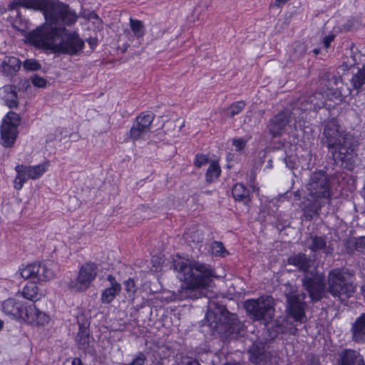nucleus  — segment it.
Segmentation results:
<instances>
[{
  "mask_svg": "<svg viewBox=\"0 0 365 365\" xmlns=\"http://www.w3.org/2000/svg\"><path fill=\"white\" fill-rule=\"evenodd\" d=\"M320 143L327 149L334 165L349 171L354 170L359 160L358 139L336 119L325 123Z\"/></svg>",
  "mask_w": 365,
  "mask_h": 365,
  "instance_id": "nucleus-1",
  "label": "nucleus"
},
{
  "mask_svg": "<svg viewBox=\"0 0 365 365\" xmlns=\"http://www.w3.org/2000/svg\"><path fill=\"white\" fill-rule=\"evenodd\" d=\"M25 37L33 46L51 50L53 53L73 56L84 47V41L76 32H69L66 29L50 26L48 24H41L28 32Z\"/></svg>",
  "mask_w": 365,
  "mask_h": 365,
  "instance_id": "nucleus-2",
  "label": "nucleus"
},
{
  "mask_svg": "<svg viewBox=\"0 0 365 365\" xmlns=\"http://www.w3.org/2000/svg\"><path fill=\"white\" fill-rule=\"evenodd\" d=\"M19 8L41 11L46 20L43 24L57 28L72 26L78 18L76 11L60 0H12L7 9L14 11Z\"/></svg>",
  "mask_w": 365,
  "mask_h": 365,
  "instance_id": "nucleus-3",
  "label": "nucleus"
},
{
  "mask_svg": "<svg viewBox=\"0 0 365 365\" xmlns=\"http://www.w3.org/2000/svg\"><path fill=\"white\" fill-rule=\"evenodd\" d=\"M177 277L185 282V297H192L195 289L211 287L213 279L219 278L216 270L210 264L198 260H188L181 257L173 259L172 264Z\"/></svg>",
  "mask_w": 365,
  "mask_h": 365,
  "instance_id": "nucleus-4",
  "label": "nucleus"
},
{
  "mask_svg": "<svg viewBox=\"0 0 365 365\" xmlns=\"http://www.w3.org/2000/svg\"><path fill=\"white\" fill-rule=\"evenodd\" d=\"M207 307L205 320L212 329L235 339L245 335V326L239 321L236 314L230 313L222 304L210 299Z\"/></svg>",
  "mask_w": 365,
  "mask_h": 365,
  "instance_id": "nucleus-5",
  "label": "nucleus"
},
{
  "mask_svg": "<svg viewBox=\"0 0 365 365\" xmlns=\"http://www.w3.org/2000/svg\"><path fill=\"white\" fill-rule=\"evenodd\" d=\"M328 289L330 294L341 302H346L355 292L351 276L344 269H334L328 276Z\"/></svg>",
  "mask_w": 365,
  "mask_h": 365,
  "instance_id": "nucleus-6",
  "label": "nucleus"
},
{
  "mask_svg": "<svg viewBox=\"0 0 365 365\" xmlns=\"http://www.w3.org/2000/svg\"><path fill=\"white\" fill-rule=\"evenodd\" d=\"M244 308L247 316L253 321H262L267 323L272 321L274 316V299L270 296L247 299L244 302Z\"/></svg>",
  "mask_w": 365,
  "mask_h": 365,
  "instance_id": "nucleus-7",
  "label": "nucleus"
},
{
  "mask_svg": "<svg viewBox=\"0 0 365 365\" xmlns=\"http://www.w3.org/2000/svg\"><path fill=\"white\" fill-rule=\"evenodd\" d=\"M308 197L329 200L331 195V185L327 171L316 170L311 173L306 184Z\"/></svg>",
  "mask_w": 365,
  "mask_h": 365,
  "instance_id": "nucleus-8",
  "label": "nucleus"
},
{
  "mask_svg": "<svg viewBox=\"0 0 365 365\" xmlns=\"http://www.w3.org/2000/svg\"><path fill=\"white\" fill-rule=\"evenodd\" d=\"M287 317L292 319L294 322L300 324L307 319L305 314L306 294L291 288L288 292H285Z\"/></svg>",
  "mask_w": 365,
  "mask_h": 365,
  "instance_id": "nucleus-9",
  "label": "nucleus"
},
{
  "mask_svg": "<svg viewBox=\"0 0 365 365\" xmlns=\"http://www.w3.org/2000/svg\"><path fill=\"white\" fill-rule=\"evenodd\" d=\"M304 289L308 292L312 302L320 301L326 293L324 276L317 270H312L304 274L302 279Z\"/></svg>",
  "mask_w": 365,
  "mask_h": 365,
  "instance_id": "nucleus-10",
  "label": "nucleus"
},
{
  "mask_svg": "<svg viewBox=\"0 0 365 365\" xmlns=\"http://www.w3.org/2000/svg\"><path fill=\"white\" fill-rule=\"evenodd\" d=\"M20 121V116L13 111H9L3 118L0 128V143L4 148H11L14 145Z\"/></svg>",
  "mask_w": 365,
  "mask_h": 365,
  "instance_id": "nucleus-11",
  "label": "nucleus"
},
{
  "mask_svg": "<svg viewBox=\"0 0 365 365\" xmlns=\"http://www.w3.org/2000/svg\"><path fill=\"white\" fill-rule=\"evenodd\" d=\"M155 117V114L152 112H142L133 121L128 138L133 142L145 140V137L151 133L152 123Z\"/></svg>",
  "mask_w": 365,
  "mask_h": 365,
  "instance_id": "nucleus-12",
  "label": "nucleus"
},
{
  "mask_svg": "<svg viewBox=\"0 0 365 365\" xmlns=\"http://www.w3.org/2000/svg\"><path fill=\"white\" fill-rule=\"evenodd\" d=\"M98 272V266L93 262H86L81 266L76 279L71 280L68 284L70 289L83 292L87 289L95 279Z\"/></svg>",
  "mask_w": 365,
  "mask_h": 365,
  "instance_id": "nucleus-13",
  "label": "nucleus"
},
{
  "mask_svg": "<svg viewBox=\"0 0 365 365\" xmlns=\"http://www.w3.org/2000/svg\"><path fill=\"white\" fill-rule=\"evenodd\" d=\"M292 111L284 109L271 118L267 124L269 134L272 138H277L284 133L287 125L290 123Z\"/></svg>",
  "mask_w": 365,
  "mask_h": 365,
  "instance_id": "nucleus-14",
  "label": "nucleus"
},
{
  "mask_svg": "<svg viewBox=\"0 0 365 365\" xmlns=\"http://www.w3.org/2000/svg\"><path fill=\"white\" fill-rule=\"evenodd\" d=\"M24 311L23 320L32 326L43 327L50 322L49 315L39 310L34 303H28Z\"/></svg>",
  "mask_w": 365,
  "mask_h": 365,
  "instance_id": "nucleus-15",
  "label": "nucleus"
},
{
  "mask_svg": "<svg viewBox=\"0 0 365 365\" xmlns=\"http://www.w3.org/2000/svg\"><path fill=\"white\" fill-rule=\"evenodd\" d=\"M28 303L17 300L14 298H9L1 304L2 312L13 319H22Z\"/></svg>",
  "mask_w": 365,
  "mask_h": 365,
  "instance_id": "nucleus-16",
  "label": "nucleus"
},
{
  "mask_svg": "<svg viewBox=\"0 0 365 365\" xmlns=\"http://www.w3.org/2000/svg\"><path fill=\"white\" fill-rule=\"evenodd\" d=\"M77 323L78 325V331L75 338V341L78 349L83 352H87L92 346L93 338L90 334L89 324L87 321L81 322L80 317H77Z\"/></svg>",
  "mask_w": 365,
  "mask_h": 365,
  "instance_id": "nucleus-17",
  "label": "nucleus"
},
{
  "mask_svg": "<svg viewBox=\"0 0 365 365\" xmlns=\"http://www.w3.org/2000/svg\"><path fill=\"white\" fill-rule=\"evenodd\" d=\"M325 200L307 197L303 203L302 219L303 220L310 222L314 217L319 216L322 207L325 205Z\"/></svg>",
  "mask_w": 365,
  "mask_h": 365,
  "instance_id": "nucleus-18",
  "label": "nucleus"
},
{
  "mask_svg": "<svg viewBox=\"0 0 365 365\" xmlns=\"http://www.w3.org/2000/svg\"><path fill=\"white\" fill-rule=\"evenodd\" d=\"M337 365H365L364 359L359 351L345 349L338 353Z\"/></svg>",
  "mask_w": 365,
  "mask_h": 365,
  "instance_id": "nucleus-19",
  "label": "nucleus"
},
{
  "mask_svg": "<svg viewBox=\"0 0 365 365\" xmlns=\"http://www.w3.org/2000/svg\"><path fill=\"white\" fill-rule=\"evenodd\" d=\"M307 245L308 249L314 253L322 251L326 255H331L333 252V248L327 246L324 236L310 235L307 239Z\"/></svg>",
  "mask_w": 365,
  "mask_h": 365,
  "instance_id": "nucleus-20",
  "label": "nucleus"
},
{
  "mask_svg": "<svg viewBox=\"0 0 365 365\" xmlns=\"http://www.w3.org/2000/svg\"><path fill=\"white\" fill-rule=\"evenodd\" d=\"M288 264L293 265L300 272L305 274L309 273L312 267V259L307 255L302 252L292 255L287 258Z\"/></svg>",
  "mask_w": 365,
  "mask_h": 365,
  "instance_id": "nucleus-21",
  "label": "nucleus"
},
{
  "mask_svg": "<svg viewBox=\"0 0 365 365\" xmlns=\"http://www.w3.org/2000/svg\"><path fill=\"white\" fill-rule=\"evenodd\" d=\"M352 340L356 343H365V313L356 319L351 328Z\"/></svg>",
  "mask_w": 365,
  "mask_h": 365,
  "instance_id": "nucleus-22",
  "label": "nucleus"
},
{
  "mask_svg": "<svg viewBox=\"0 0 365 365\" xmlns=\"http://www.w3.org/2000/svg\"><path fill=\"white\" fill-rule=\"evenodd\" d=\"M36 279L46 282L54 278L55 272L53 270V264L51 262H34Z\"/></svg>",
  "mask_w": 365,
  "mask_h": 365,
  "instance_id": "nucleus-23",
  "label": "nucleus"
},
{
  "mask_svg": "<svg viewBox=\"0 0 365 365\" xmlns=\"http://www.w3.org/2000/svg\"><path fill=\"white\" fill-rule=\"evenodd\" d=\"M21 64L18 58L6 56L1 62L0 71L6 76H13L19 71Z\"/></svg>",
  "mask_w": 365,
  "mask_h": 365,
  "instance_id": "nucleus-24",
  "label": "nucleus"
},
{
  "mask_svg": "<svg viewBox=\"0 0 365 365\" xmlns=\"http://www.w3.org/2000/svg\"><path fill=\"white\" fill-rule=\"evenodd\" d=\"M1 98L10 108H16L19 105L16 87L14 85H6L1 88Z\"/></svg>",
  "mask_w": 365,
  "mask_h": 365,
  "instance_id": "nucleus-25",
  "label": "nucleus"
},
{
  "mask_svg": "<svg viewBox=\"0 0 365 365\" xmlns=\"http://www.w3.org/2000/svg\"><path fill=\"white\" fill-rule=\"evenodd\" d=\"M232 195L236 201L247 205L251 201L250 192L242 183H236L232 189Z\"/></svg>",
  "mask_w": 365,
  "mask_h": 365,
  "instance_id": "nucleus-26",
  "label": "nucleus"
},
{
  "mask_svg": "<svg viewBox=\"0 0 365 365\" xmlns=\"http://www.w3.org/2000/svg\"><path fill=\"white\" fill-rule=\"evenodd\" d=\"M48 163L34 166H25L22 169L27 179L37 180L48 170Z\"/></svg>",
  "mask_w": 365,
  "mask_h": 365,
  "instance_id": "nucleus-27",
  "label": "nucleus"
},
{
  "mask_svg": "<svg viewBox=\"0 0 365 365\" xmlns=\"http://www.w3.org/2000/svg\"><path fill=\"white\" fill-rule=\"evenodd\" d=\"M21 294L25 299L31 301V303L34 304L40 300L43 296L42 293L39 292L38 286L34 282L27 283L23 288Z\"/></svg>",
  "mask_w": 365,
  "mask_h": 365,
  "instance_id": "nucleus-28",
  "label": "nucleus"
},
{
  "mask_svg": "<svg viewBox=\"0 0 365 365\" xmlns=\"http://www.w3.org/2000/svg\"><path fill=\"white\" fill-rule=\"evenodd\" d=\"M267 331V340H274L279 334H282L285 331V327L280 324L278 322L269 324L268 322L264 323Z\"/></svg>",
  "mask_w": 365,
  "mask_h": 365,
  "instance_id": "nucleus-29",
  "label": "nucleus"
},
{
  "mask_svg": "<svg viewBox=\"0 0 365 365\" xmlns=\"http://www.w3.org/2000/svg\"><path fill=\"white\" fill-rule=\"evenodd\" d=\"M221 173V169L217 162L212 161L205 173L206 181L212 182L219 178Z\"/></svg>",
  "mask_w": 365,
  "mask_h": 365,
  "instance_id": "nucleus-30",
  "label": "nucleus"
},
{
  "mask_svg": "<svg viewBox=\"0 0 365 365\" xmlns=\"http://www.w3.org/2000/svg\"><path fill=\"white\" fill-rule=\"evenodd\" d=\"M23 168L24 165H17L15 168L16 176L14 180V187L16 190H20L28 180L22 170Z\"/></svg>",
  "mask_w": 365,
  "mask_h": 365,
  "instance_id": "nucleus-31",
  "label": "nucleus"
},
{
  "mask_svg": "<svg viewBox=\"0 0 365 365\" xmlns=\"http://www.w3.org/2000/svg\"><path fill=\"white\" fill-rule=\"evenodd\" d=\"M351 83L356 90L360 89L365 84V66L352 76Z\"/></svg>",
  "mask_w": 365,
  "mask_h": 365,
  "instance_id": "nucleus-32",
  "label": "nucleus"
},
{
  "mask_svg": "<svg viewBox=\"0 0 365 365\" xmlns=\"http://www.w3.org/2000/svg\"><path fill=\"white\" fill-rule=\"evenodd\" d=\"M246 103L243 101H239L232 103L225 110V115L229 118H233L235 115L239 114L245 107Z\"/></svg>",
  "mask_w": 365,
  "mask_h": 365,
  "instance_id": "nucleus-33",
  "label": "nucleus"
},
{
  "mask_svg": "<svg viewBox=\"0 0 365 365\" xmlns=\"http://www.w3.org/2000/svg\"><path fill=\"white\" fill-rule=\"evenodd\" d=\"M120 289H115L114 287H107L106 288L101 294V302L103 304H109L112 302L116 296H118Z\"/></svg>",
  "mask_w": 365,
  "mask_h": 365,
  "instance_id": "nucleus-34",
  "label": "nucleus"
},
{
  "mask_svg": "<svg viewBox=\"0 0 365 365\" xmlns=\"http://www.w3.org/2000/svg\"><path fill=\"white\" fill-rule=\"evenodd\" d=\"M130 26L135 36L138 38H141L145 34V28L143 22L133 18L130 19Z\"/></svg>",
  "mask_w": 365,
  "mask_h": 365,
  "instance_id": "nucleus-35",
  "label": "nucleus"
},
{
  "mask_svg": "<svg viewBox=\"0 0 365 365\" xmlns=\"http://www.w3.org/2000/svg\"><path fill=\"white\" fill-rule=\"evenodd\" d=\"M20 275L24 279H36V271L34 263L29 264L26 267L19 269Z\"/></svg>",
  "mask_w": 365,
  "mask_h": 365,
  "instance_id": "nucleus-36",
  "label": "nucleus"
},
{
  "mask_svg": "<svg viewBox=\"0 0 365 365\" xmlns=\"http://www.w3.org/2000/svg\"><path fill=\"white\" fill-rule=\"evenodd\" d=\"M124 289L128 297L133 296L137 291V286L133 278H128L123 282Z\"/></svg>",
  "mask_w": 365,
  "mask_h": 365,
  "instance_id": "nucleus-37",
  "label": "nucleus"
},
{
  "mask_svg": "<svg viewBox=\"0 0 365 365\" xmlns=\"http://www.w3.org/2000/svg\"><path fill=\"white\" fill-rule=\"evenodd\" d=\"M211 250L214 255L224 257L227 253V250L224 247L222 242L219 241H214L211 245Z\"/></svg>",
  "mask_w": 365,
  "mask_h": 365,
  "instance_id": "nucleus-38",
  "label": "nucleus"
},
{
  "mask_svg": "<svg viewBox=\"0 0 365 365\" xmlns=\"http://www.w3.org/2000/svg\"><path fill=\"white\" fill-rule=\"evenodd\" d=\"M251 138V136L234 138L232 142V145L235 148L236 151H241L243 150L247 141Z\"/></svg>",
  "mask_w": 365,
  "mask_h": 365,
  "instance_id": "nucleus-39",
  "label": "nucleus"
},
{
  "mask_svg": "<svg viewBox=\"0 0 365 365\" xmlns=\"http://www.w3.org/2000/svg\"><path fill=\"white\" fill-rule=\"evenodd\" d=\"M23 66L25 70L35 71L41 69V66L39 62L35 59H26L23 63Z\"/></svg>",
  "mask_w": 365,
  "mask_h": 365,
  "instance_id": "nucleus-40",
  "label": "nucleus"
},
{
  "mask_svg": "<svg viewBox=\"0 0 365 365\" xmlns=\"http://www.w3.org/2000/svg\"><path fill=\"white\" fill-rule=\"evenodd\" d=\"M284 162L286 166L290 170L296 169L298 167L299 161L296 155H287L284 159Z\"/></svg>",
  "mask_w": 365,
  "mask_h": 365,
  "instance_id": "nucleus-41",
  "label": "nucleus"
},
{
  "mask_svg": "<svg viewBox=\"0 0 365 365\" xmlns=\"http://www.w3.org/2000/svg\"><path fill=\"white\" fill-rule=\"evenodd\" d=\"M30 80L33 85L38 88H46L48 83V81L45 78L38 75L31 76Z\"/></svg>",
  "mask_w": 365,
  "mask_h": 365,
  "instance_id": "nucleus-42",
  "label": "nucleus"
},
{
  "mask_svg": "<svg viewBox=\"0 0 365 365\" xmlns=\"http://www.w3.org/2000/svg\"><path fill=\"white\" fill-rule=\"evenodd\" d=\"M209 159L206 155L198 153L195 157L194 165L197 168H201L202 165H206Z\"/></svg>",
  "mask_w": 365,
  "mask_h": 365,
  "instance_id": "nucleus-43",
  "label": "nucleus"
},
{
  "mask_svg": "<svg viewBox=\"0 0 365 365\" xmlns=\"http://www.w3.org/2000/svg\"><path fill=\"white\" fill-rule=\"evenodd\" d=\"M354 246L356 251L365 255V237L357 238Z\"/></svg>",
  "mask_w": 365,
  "mask_h": 365,
  "instance_id": "nucleus-44",
  "label": "nucleus"
},
{
  "mask_svg": "<svg viewBox=\"0 0 365 365\" xmlns=\"http://www.w3.org/2000/svg\"><path fill=\"white\" fill-rule=\"evenodd\" d=\"M336 36L334 34H329L324 37L322 43L323 46L327 49L329 48L331 43L334 40Z\"/></svg>",
  "mask_w": 365,
  "mask_h": 365,
  "instance_id": "nucleus-45",
  "label": "nucleus"
},
{
  "mask_svg": "<svg viewBox=\"0 0 365 365\" xmlns=\"http://www.w3.org/2000/svg\"><path fill=\"white\" fill-rule=\"evenodd\" d=\"M107 280L110 284V286L109 287H114L115 289L121 290V285L116 281L114 276H113L112 274H108L107 276Z\"/></svg>",
  "mask_w": 365,
  "mask_h": 365,
  "instance_id": "nucleus-46",
  "label": "nucleus"
},
{
  "mask_svg": "<svg viewBox=\"0 0 365 365\" xmlns=\"http://www.w3.org/2000/svg\"><path fill=\"white\" fill-rule=\"evenodd\" d=\"M180 365H200L196 359L186 357L182 359Z\"/></svg>",
  "mask_w": 365,
  "mask_h": 365,
  "instance_id": "nucleus-47",
  "label": "nucleus"
},
{
  "mask_svg": "<svg viewBox=\"0 0 365 365\" xmlns=\"http://www.w3.org/2000/svg\"><path fill=\"white\" fill-rule=\"evenodd\" d=\"M294 53L299 52V55H304L306 53V46L304 44L298 43L294 47Z\"/></svg>",
  "mask_w": 365,
  "mask_h": 365,
  "instance_id": "nucleus-48",
  "label": "nucleus"
},
{
  "mask_svg": "<svg viewBox=\"0 0 365 365\" xmlns=\"http://www.w3.org/2000/svg\"><path fill=\"white\" fill-rule=\"evenodd\" d=\"M29 86L30 84L28 80H21L19 83V90L26 91Z\"/></svg>",
  "mask_w": 365,
  "mask_h": 365,
  "instance_id": "nucleus-49",
  "label": "nucleus"
},
{
  "mask_svg": "<svg viewBox=\"0 0 365 365\" xmlns=\"http://www.w3.org/2000/svg\"><path fill=\"white\" fill-rule=\"evenodd\" d=\"M87 41L91 48H93L98 44V40L95 38H91L88 39Z\"/></svg>",
  "mask_w": 365,
  "mask_h": 365,
  "instance_id": "nucleus-50",
  "label": "nucleus"
},
{
  "mask_svg": "<svg viewBox=\"0 0 365 365\" xmlns=\"http://www.w3.org/2000/svg\"><path fill=\"white\" fill-rule=\"evenodd\" d=\"M289 0H275L274 6L281 7L282 5L286 4Z\"/></svg>",
  "mask_w": 365,
  "mask_h": 365,
  "instance_id": "nucleus-51",
  "label": "nucleus"
},
{
  "mask_svg": "<svg viewBox=\"0 0 365 365\" xmlns=\"http://www.w3.org/2000/svg\"><path fill=\"white\" fill-rule=\"evenodd\" d=\"M71 365H83V363L79 358L76 357L73 359Z\"/></svg>",
  "mask_w": 365,
  "mask_h": 365,
  "instance_id": "nucleus-52",
  "label": "nucleus"
},
{
  "mask_svg": "<svg viewBox=\"0 0 365 365\" xmlns=\"http://www.w3.org/2000/svg\"><path fill=\"white\" fill-rule=\"evenodd\" d=\"M225 365H241V364L239 362L229 361V362H227Z\"/></svg>",
  "mask_w": 365,
  "mask_h": 365,
  "instance_id": "nucleus-53",
  "label": "nucleus"
},
{
  "mask_svg": "<svg viewBox=\"0 0 365 365\" xmlns=\"http://www.w3.org/2000/svg\"><path fill=\"white\" fill-rule=\"evenodd\" d=\"M361 196L364 197V199H365V184L361 190Z\"/></svg>",
  "mask_w": 365,
  "mask_h": 365,
  "instance_id": "nucleus-54",
  "label": "nucleus"
},
{
  "mask_svg": "<svg viewBox=\"0 0 365 365\" xmlns=\"http://www.w3.org/2000/svg\"><path fill=\"white\" fill-rule=\"evenodd\" d=\"M319 52H320L319 48H314V49L313 50V53H314L315 55H318V54L319 53Z\"/></svg>",
  "mask_w": 365,
  "mask_h": 365,
  "instance_id": "nucleus-55",
  "label": "nucleus"
},
{
  "mask_svg": "<svg viewBox=\"0 0 365 365\" xmlns=\"http://www.w3.org/2000/svg\"><path fill=\"white\" fill-rule=\"evenodd\" d=\"M261 361H262V358H261V356H258V357L257 358V360H256V361H255V362H256L257 364H259V365H261Z\"/></svg>",
  "mask_w": 365,
  "mask_h": 365,
  "instance_id": "nucleus-56",
  "label": "nucleus"
},
{
  "mask_svg": "<svg viewBox=\"0 0 365 365\" xmlns=\"http://www.w3.org/2000/svg\"><path fill=\"white\" fill-rule=\"evenodd\" d=\"M332 79H333L334 83L336 84L338 78L335 76H332Z\"/></svg>",
  "mask_w": 365,
  "mask_h": 365,
  "instance_id": "nucleus-57",
  "label": "nucleus"
},
{
  "mask_svg": "<svg viewBox=\"0 0 365 365\" xmlns=\"http://www.w3.org/2000/svg\"><path fill=\"white\" fill-rule=\"evenodd\" d=\"M4 326V322L2 320L0 319V331L2 329Z\"/></svg>",
  "mask_w": 365,
  "mask_h": 365,
  "instance_id": "nucleus-58",
  "label": "nucleus"
},
{
  "mask_svg": "<svg viewBox=\"0 0 365 365\" xmlns=\"http://www.w3.org/2000/svg\"><path fill=\"white\" fill-rule=\"evenodd\" d=\"M344 29L345 31H348V30H349V28H346V25H344Z\"/></svg>",
  "mask_w": 365,
  "mask_h": 365,
  "instance_id": "nucleus-59",
  "label": "nucleus"
},
{
  "mask_svg": "<svg viewBox=\"0 0 365 365\" xmlns=\"http://www.w3.org/2000/svg\"><path fill=\"white\" fill-rule=\"evenodd\" d=\"M312 98H315V96H312L309 97L311 102H312Z\"/></svg>",
  "mask_w": 365,
  "mask_h": 365,
  "instance_id": "nucleus-60",
  "label": "nucleus"
}]
</instances>
